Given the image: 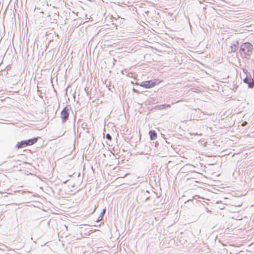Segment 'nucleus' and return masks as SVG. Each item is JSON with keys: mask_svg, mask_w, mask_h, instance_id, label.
Instances as JSON below:
<instances>
[{"mask_svg": "<svg viewBox=\"0 0 254 254\" xmlns=\"http://www.w3.org/2000/svg\"><path fill=\"white\" fill-rule=\"evenodd\" d=\"M253 49V45L250 42L243 43L240 49V54L242 58H246L247 56H250Z\"/></svg>", "mask_w": 254, "mask_h": 254, "instance_id": "f257e3e1", "label": "nucleus"}, {"mask_svg": "<svg viewBox=\"0 0 254 254\" xmlns=\"http://www.w3.org/2000/svg\"><path fill=\"white\" fill-rule=\"evenodd\" d=\"M160 82V81L158 79H154L150 80H146L142 82L139 85L142 87L145 88H151L157 85Z\"/></svg>", "mask_w": 254, "mask_h": 254, "instance_id": "f03ea898", "label": "nucleus"}, {"mask_svg": "<svg viewBox=\"0 0 254 254\" xmlns=\"http://www.w3.org/2000/svg\"><path fill=\"white\" fill-rule=\"evenodd\" d=\"M38 137H33L27 140H22L18 142L16 147L18 148H23L28 145H31L35 143L38 140Z\"/></svg>", "mask_w": 254, "mask_h": 254, "instance_id": "7ed1b4c3", "label": "nucleus"}, {"mask_svg": "<svg viewBox=\"0 0 254 254\" xmlns=\"http://www.w3.org/2000/svg\"><path fill=\"white\" fill-rule=\"evenodd\" d=\"M69 109L67 106H65L61 112V117L63 124H64L68 120L69 117Z\"/></svg>", "mask_w": 254, "mask_h": 254, "instance_id": "20e7f679", "label": "nucleus"}, {"mask_svg": "<svg viewBox=\"0 0 254 254\" xmlns=\"http://www.w3.org/2000/svg\"><path fill=\"white\" fill-rule=\"evenodd\" d=\"M243 81L248 84L249 88H253L254 87V80L252 77L250 73L246 75V77L243 79Z\"/></svg>", "mask_w": 254, "mask_h": 254, "instance_id": "39448f33", "label": "nucleus"}, {"mask_svg": "<svg viewBox=\"0 0 254 254\" xmlns=\"http://www.w3.org/2000/svg\"><path fill=\"white\" fill-rule=\"evenodd\" d=\"M149 193V192L148 190H141L140 195L142 196H143V197L145 198V201H147L150 198V196H148Z\"/></svg>", "mask_w": 254, "mask_h": 254, "instance_id": "423d86ee", "label": "nucleus"}, {"mask_svg": "<svg viewBox=\"0 0 254 254\" xmlns=\"http://www.w3.org/2000/svg\"><path fill=\"white\" fill-rule=\"evenodd\" d=\"M238 45H239V41H235L231 46V52H236L238 49Z\"/></svg>", "mask_w": 254, "mask_h": 254, "instance_id": "0eeeda50", "label": "nucleus"}, {"mask_svg": "<svg viewBox=\"0 0 254 254\" xmlns=\"http://www.w3.org/2000/svg\"><path fill=\"white\" fill-rule=\"evenodd\" d=\"M149 135L151 140H154L157 138V133L154 130H149Z\"/></svg>", "mask_w": 254, "mask_h": 254, "instance_id": "6e6552de", "label": "nucleus"}, {"mask_svg": "<svg viewBox=\"0 0 254 254\" xmlns=\"http://www.w3.org/2000/svg\"><path fill=\"white\" fill-rule=\"evenodd\" d=\"M106 138L108 140H111L112 139V136L111 135L109 134V133H107L106 135Z\"/></svg>", "mask_w": 254, "mask_h": 254, "instance_id": "1a4fd4ad", "label": "nucleus"}, {"mask_svg": "<svg viewBox=\"0 0 254 254\" xmlns=\"http://www.w3.org/2000/svg\"><path fill=\"white\" fill-rule=\"evenodd\" d=\"M106 212V209H104L102 211V212L100 213V216L103 217L104 215H105Z\"/></svg>", "mask_w": 254, "mask_h": 254, "instance_id": "9d476101", "label": "nucleus"}, {"mask_svg": "<svg viewBox=\"0 0 254 254\" xmlns=\"http://www.w3.org/2000/svg\"><path fill=\"white\" fill-rule=\"evenodd\" d=\"M103 218L102 216H101L100 215L98 217V219L96 220V222H100V221H101L102 219H103Z\"/></svg>", "mask_w": 254, "mask_h": 254, "instance_id": "9b49d317", "label": "nucleus"}, {"mask_svg": "<svg viewBox=\"0 0 254 254\" xmlns=\"http://www.w3.org/2000/svg\"><path fill=\"white\" fill-rule=\"evenodd\" d=\"M166 108V105L163 104L159 106L160 109H164Z\"/></svg>", "mask_w": 254, "mask_h": 254, "instance_id": "f8f14e48", "label": "nucleus"}, {"mask_svg": "<svg viewBox=\"0 0 254 254\" xmlns=\"http://www.w3.org/2000/svg\"><path fill=\"white\" fill-rule=\"evenodd\" d=\"M243 71H244V72L246 74V75H247V74H249V73H250L248 71V70H247L246 69H245V68H244V69H243Z\"/></svg>", "mask_w": 254, "mask_h": 254, "instance_id": "ddd939ff", "label": "nucleus"}, {"mask_svg": "<svg viewBox=\"0 0 254 254\" xmlns=\"http://www.w3.org/2000/svg\"><path fill=\"white\" fill-rule=\"evenodd\" d=\"M132 91L135 93H138V91L134 88H133Z\"/></svg>", "mask_w": 254, "mask_h": 254, "instance_id": "4468645a", "label": "nucleus"}, {"mask_svg": "<svg viewBox=\"0 0 254 254\" xmlns=\"http://www.w3.org/2000/svg\"><path fill=\"white\" fill-rule=\"evenodd\" d=\"M166 105V107H171V105L170 104H165Z\"/></svg>", "mask_w": 254, "mask_h": 254, "instance_id": "2eb2a0df", "label": "nucleus"}, {"mask_svg": "<svg viewBox=\"0 0 254 254\" xmlns=\"http://www.w3.org/2000/svg\"><path fill=\"white\" fill-rule=\"evenodd\" d=\"M158 144H159L158 142L157 141H156V143H155V145L156 147Z\"/></svg>", "mask_w": 254, "mask_h": 254, "instance_id": "dca6fc26", "label": "nucleus"}, {"mask_svg": "<svg viewBox=\"0 0 254 254\" xmlns=\"http://www.w3.org/2000/svg\"><path fill=\"white\" fill-rule=\"evenodd\" d=\"M246 123H247V122H245L244 123H243L242 124V126H244V125H245V124H246Z\"/></svg>", "mask_w": 254, "mask_h": 254, "instance_id": "f3484780", "label": "nucleus"}, {"mask_svg": "<svg viewBox=\"0 0 254 254\" xmlns=\"http://www.w3.org/2000/svg\"><path fill=\"white\" fill-rule=\"evenodd\" d=\"M95 210H96V208H95L93 212H94L95 211Z\"/></svg>", "mask_w": 254, "mask_h": 254, "instance_id": "a211bd4d", "label": "nucleus"}, {"mask_svg": "<svg viewBox=\"0 0 254 254\" xmlns=\"http://www.w3.org/2000/svg\"><path fill=\"white\" fill-rule=\"evenodd\" d=\"M166 143H169V142H168L167 141V140H166Z\"/></svg>", "mask_w": 254, "mask_h": 254, "instance_id": "6ab92c4d", "label": "nucleus"}]
</instances>
